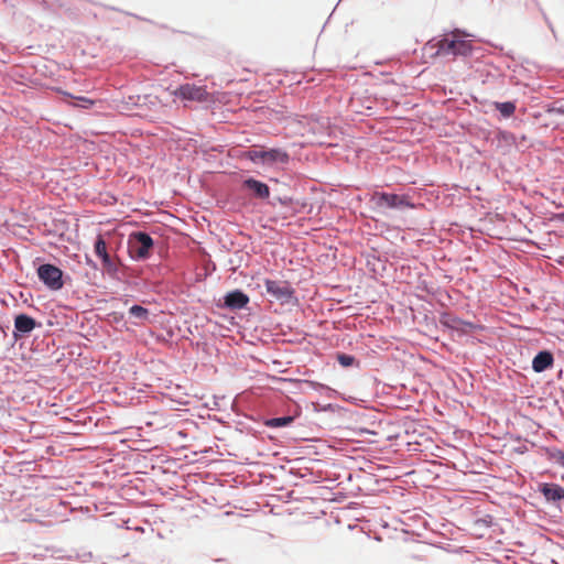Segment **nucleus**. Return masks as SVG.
Wrapping results in <instances>:
<instances>
[{
	"label": "nucleus",
	"mask_w": 564,
	"mask_h": 564,
	"mask_svg": "<svg viewBox=\"0 0 564 564\" xmlns=\"http://www.w3.org/2000/svg\"><path fill=\"white\" fill-rule=\"evenodd\" d=\"M80 102V107L88 109L94 106L95 101L86 97H75Z\"/></svg>",
	"instance_id": "obj_19"
},
{
	"label": "nucleus",
	"mask_w": 564,
	"mask_h": 564,
	"mask_svg": "<svg viewBox=\"0 0 564 564\" xmlns=\"http://www.w3.org/2000/svg\"><path fill=\"white\" fill-rule=\"evenodd\" d=\"M152 247L153 239L142 231L132 234L128 241L130 256L138 260L147 259L150 256Z\"/></svg>",
	"instance_id": "obj_2"
},
{
	"label": "nucleus",
	"mask_w": 564,
	"mask_h": 564,
	"mask_svg": "<svg viewBox=\"0 0 564 564\" xmlns=\"http://www.w3.org/2000/svg\"><path fill=\"white\" fill-rule=\"evenodd\" d=\"M293 421L292 416H282V417H274L267 422L268 426L271 427H282L291 424Z\"/></svg>",
	"instance_id": "obj_17"
},
{
	"label": "nucleus",
	"mask_w": 564,
	"mask_h": 564,
	"mask_svg": "<svg viewBox=\"0 0 564 564\" xmlns=\"http://www.w3.org/2000/svg\"><path fill=\"white\" fill-rule=\"evenodd\" d=\"M243 187L251 191L253 196L257 198L267 199L270 196L269 186L265 183L254 180L252 177L243 181Z\"/></svg>",
	"instance_id": "obj_11"
},
{
	"label": "nucleus",
	"mask_w": 564,
	"mask_h": 564,
	"mask_svg": "<svg viewBox=\"0 0 564 564\" xmlns=\"http://www.w3.org/2000/svg\"><path fill=\"white\" fill-rule=\"evenodd\" d=\"M553 355L550 351H540L532 361V368L535 372H542L553 365Z\"/></svg>",
	"instance_id": "obj_12"
},
{
	"label": "nucleus",
	"mask_w": 564,
	"mask_h": 564,
	"mask_svg": "<svg viewBox=\"0 0 564 564\" xmlns=\"http://www.w3.org/2000/svg\"><path fill=\"white\" fill-rule=\"evenodd\" d=\"M36 326V322L29 315L20 314L14 319L15 330L28 334L31 333Z\"/></svg>",
	"instance_id": "obj_13"
},
{
	"label": "nucleus",
	"mask_w": 564,
	"mask_h": 564,
	"mask_svg": "<svg viewBox=\"0 0 564 564\" xmlns=\"http://www.w3.org/2000/svg\"><path fill=\"white\" fill-rule=\"evenodd\" d=\"M467 36L469 34L465 31L455 29L443 39L430 41L427 46L436 48L435 56H468L473 52V44L465 39Z\"/></svg>",
	"instance_id": "obj_1"
},
{
	"label": "nucleus",
	"mask_w": 564,
	"mask_h": 564,
	"mask_svg": "<svg viewBox=\"0 0 564 564\" xmlns=\"http://www.w3.org/2000/svg\"><path fill=\"white\" fill-rule=\"evenodd\" d=\"M545 455L549 460L564 468V452L557 448H546Z\"/></svg>",
	"instance_id": "obj_14"
},
{
	"label": "nucleus",
	"mask_w": 564,
	"mask_h": 564,
	"mask_svg": "<svg viewBox=\"0 0 564 564\" xmlns=\"http://www.w3.org/2000/svg\"><path fill=\"white\" fill-rule=\"evenodd\" d=\"M495 107L506 118L511 117L516 111V105L511 101L496 102Z\"/></svg>",
	"instance_id": "obj_15"
},
{
	"label": "nucleus",
	"mask_w": 564,
	"mask_h": 564,
	"mask_svg": "<svg viewBox=\"0 0 564 564\" xmlns=\"http://www.w3.org/2000/svg\"><path fill=\"white\" fill-rule=\"evenodd\" d=\"M94 250L97 257L101 259L102 267L108 273H116L118 270L117 263L111 257L109 256L107 251V243L102 236H98L95 245Z\"/></svg>",
	"instance_id": "obj_8"
},
{
	"label": "nucleus",
	"mask_w": 564,
	"mask_h": 564,
	"mask_svg": "<svg viewBox=\"0 0 564 564\" xmlns=\"http://www.w3.org/2000/svg\"><path fill=\"white\" fill-rule=\"evenodd\" d=\"M173 95L183 100H191V101H198V102L208 100V93L205 89V87L196 86L193 84L181 85L178 88H176L173 91Z\"/></svg>",
	"instance_id": "obj_6"
},
{
	"label": "nucleus",
	"mask_w": 564,
	"mask_h": 564,
	"mask_svg": "<svg viewBox=\"0 0 564 564\" xmlns=\"http://www.w3.org/2000/svg\"><path fill=\"white\" fill-rule=\"evenodd\" d=\"M557 217L562 220H564V214H558Z\"/></svg>",
	"instance_id": "obj_20"
},
{
	"label": "nucleus",
	"mask_w": 564,
	"mask_h": 564,
	"mask_svg": "<svg viewBox=\"0 0 564 564\" xmlns=\"http://www.w3.org/2000/svg\"><path fill=\"white\" fill-rule=\"evenodd\" d=\"M224 303L231 310H240L249 303V296L240 290H235L226 294Z\"/></svg>",
	"instance_id": "obj_9"
},
{
	"label": "nucleus",
	"mask_w": 564,
	"mask_h": 564,
	"mask_svg": "<svg viewBox=\"0 0 564 564\" xmlns=\"http://www.w3.org/2000/svg\"><path fill=\"white\" fill-rule=\"evenodd\" d=\"M129 314L131 317H134L140 321H145L149 317V311L140 305H133L129 308Z\"/></svg>",
	"instance_id": "obj_16"
},
{
	"label": "nucleus",
	"mask_w": 564,
	"mask_h": 564,
	"mask_svg": "<svg viewBox=\"0 0 564 564\" xmlns=\"http://www.w3.org/2000/svg\"><path fill=\"white\" fill-rule=\"evenodd\" d=\"M267 292L275 300L282 303H289L293 297L294 291L291 285L285 281H273L267 279L264 281Z\"/></svg>",
	"instance_id": "obj_7"
},
{
	"label": "nucleus",
	"mask_w": 564,
	"mask_h": 564,
	"mask_svg": "<svg viewBox=\"0 0 564 564\" xmlns=\"http://www.w3.org/2000/svg\"><path fill=\"white\" fill-rule=\"evenodd\" d=\"M247 158L252 162L261 161L268 164L286 163L289 161L288 153L280 149H253L247 152Z\"/></svg>",
	"instance_id": "obj_4"
},
{
	"label": "nucleus",
	"mask_w": 564,
	"mask_h": 564,
	"mask_svg": "<svg viewBox=\"0 0 564 564\" xmlns=\"http://www.w3.org/2000/svg\"><path fill=\"white\" fill-rule=\"evenodd\" d=\"M539 491L547 501H558L564 499V488L557 484H540Z\"/></svg>",
	"instance_id": "obj_10"
},
{
	"label": "nucleus",
	"mask_w": 564,
	"mask_h": 564,
	"mask_svg": "<svg viewBox=\"0 0 564 564\" xmlns=\"http://www.w3.org/2000/svg\"><path fill=\"white\" fill-rule=\"evenodd\" d=\"M371 202L378 208H414V204L411 203L409 196L397 195L390 193H375L371 196Z\"/></svg>",
	"instance_id": "obj_3"
},
{
	"label": "nucleus",
	"mask_w": 564,
	"mask_h": 564,
	"mask_svg": "<svg viewBox=\"0 0 564 564\" xmlns=\"http://www.w3.org/2000/svg\"><path fill=\"white\" fill-rule=\"evenodd\" d=\"M337 361L343 367H350L355 364V357L346 354H338Z\"/></svg>",
	"instance_id": "obj_18"
},
{
	"label": "nucleus",
	"mask_w": 564,
	"mask_h": 564,
	"mask_svg": "<svg viewBox=\"0 0 564 564\" xmlns=\"http://www.w3.org/2000/svg\"><path fill=\"white\" fill-rule=\"evenodd\" d=\"M40 280L51 290H61L63 288V272L53 264H42L37 269Z\"/></svg>",
	"instance_id": "obj_5"
}]
</instances>
